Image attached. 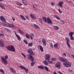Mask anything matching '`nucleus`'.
<instances>
[{
    "label": "nucleus",
    "instance_id": "nucleus-55",
    "mask_svg": "<svg viewBox=\"0 0 74 74\" xmlns=\"http://www.w3.org/2000/svg\"><path fill=\"white\" fill-rule=\"evenodd\" d=\"M61 22L62 24H64L65 23V22H64V21L63 20H62Z\"/></svg>",
    "mask_w": 74,
    "mask_h": 74
},
{
    "label": "nucleus",
    "instance_id": "nucleus-11",
    "mask_svg": "<svg viewBox=\"0 0 74 74\" xmlns=\"http://www.w3.org/2000/svg\"><path fill=\"white\" fill-rule=\"evenodd\" d=\"M0 19L2 21H3L5 22V18L4 17L2 16H0Z\"/></svg>",
    "mask_w": 74,
    "mask_h": 74
},
{
    "label": "nucleus",
    "instance_id": "nucleus-28",
    "mask_svg": "<svg viewBox=\"0 0 74 74\" xmlns=\"http://www.w3.org/2000/svg\"><path fill=\"white\" fill-rule=\"evenodd\" d=\"M18 31H19V32H20V33L22 34H23V35H24V34H25L24 32H23L22 31L20 30L19 29H18Z\"/></svg>",
    "mask_w": 74,
    "mask_h": 74
},
{
    "label": "nucleus",
    "instance_id": "nucleus-29",
    "mask_svg": "<svg viewBox=\"0 0 74 74\" xmlns=\"http://www.w3.org/2000/svg\"><path fill=\"white\" fill-rule=\"evenodd\" d=\"M24 70L25 71L26 73H27H27H28V72H29V70L28 69L25 67V69H24Z\"/></svg>",
    "mask_w": 74,
    "mask_h": 74
},
{
    "label": "nucleus",
    "instance_id": "nucleus-48",
    "mask_svg": "<svg viewBox=\"0 0 74 74\" xmlns=\"http://www.w3.org/2000/svg\"><path fill=\"white\" fill-rule=\"evenodd\" d=\"M52 60H53V61H55L56 60V59L55 58H53L52 59H51Z\"/></svg>",
    "mask_w": 74,
    "mask_h": 74
},
{
    "label": "nucleus",
    "instance_id": "nucleus-59",
    "mask_svg": "<svg viewBox=\"0 0 74 74\" xmlns=\"http://www.w3.org/2000/svg\"><path fill=\"white\" fill-rule=\"evenodd\" d=\"M68 71H69V72H72V70H71V69H69L68 70Z\"/></svg>",
    "mask_w": 74,
    "mask_h": 74
},
{
    "label": "nucleus",
    "instance_id": "nucleus-6",
    "mask_svg": "<svg viewBox=\"0 0 74 74\" xmlns=\"http://www.w3.org/2000/svg\"><path fill=\"white\" fill-rule=\"evenodd\" d=\"M61 64L59 62H58L56 64L55 66L56 68H58V69H60V65Z\"/></svg>",
    "mask_w": 74,
    "mask_h": 74
},
{
    "label": "nucleus",
    "instance_id": "nucleus-32",
    "mask_svg": "<svg viewBox=\"0 0 74 74\" xmlns=\"http://www.w3.org/2000/svg\"><path fill=\"white\" fill-rule=\"evenodd\" d=\"M28 45L29 47H32V46H33V42L29 43Z\"/></svg>",
    "mask_w": 74,
    "mask_h": 74
},
{
    "label": "nucleus",
    "instance_id": "nucleus-41",
    "mask_svg": "<svg viewBox=\"0 0 74 74\" xmlns=\"http://www.w3.org/2000/svg\"><path fill=\"white\" fill-rule=\"evenodd\" d=\"M21 55H22L23 56H24V58H25V59H26V55H25V54H23V53H21Z\"/></svg>",
    "mask_w": 74,
    "mask_h": 74
},
{
    "label": "nucleus",
    "instance_id": "nucleus-38",
    "mask_svg": "<svg viewBox=\"0 0 74 74\" xmlns=\"http://www.w3.org/2000/svg\"><path fill=\"white\" fill-rule=\"evenodd\" d=\"M65 39L66 40H67V41H68V42L70 41V39L69 38L67 37H66Z\"/></svg>",
    "mask_w": 74,
    "mask_h": 74
},
{
    "label": "nucleus",
    "instance_id": "nucleus-35",
    "mask_svg": "<svg viewBox=\"0 0 74 74\" xmlns=\"http://www.w3.org/2000/svg\"><path fill=\"white\" fill-rule=\"evenodd\" d=\"M70 37V40H74V37L73 36H72Z\"/></svg>",
    "mask_w": 74,
    "mask_h": 74
},
{
    "label": "nucleus",
    "instance_id": "nucleus-9",
    "mask_svg": "<svg viewBox=\"0 0 74 74\" xmlns=\"http://www.w3.org/2000/svg\"><path fill=\"white\" fill-rule=\"evenodd\" d=\"M47 22L49 24H50L51 23V24L52 25V22L51 20V19L49 18H47Z\"/></svg>",
    "mask_w": 74,
    "mask_h": 74
},
{
    "label": "nucleus",
    "instance_id": "nucleus-61",
    "mask_svg": "<svg viewBox=\"0 0 74 74\" xmlns=\"http://www.w3.org/2000/svg\"><path fill=\"white\" fill-rule=\"evenodd\" d=\"M7 31L8 32H10V30L8 29V30H7Z\"/></svg>",
    "mask_w": 74,
    "mask_h": 74
},
{
    "label": "nucleus",
    "instance_id": "nucleus-40",
    "mask_svg": "<svg viewBox=\"0 0 74 74\" xmlns=\"http://www.w3.org/2000/svg\"><path fill=\"white\" fill-rule=\"evenodd\" d=\"M24 41L26 44H27L28 42L27 41V40H24Z\"/></svg>",
    "mask_w": 74,
    "mask_h": 74
},
{
    "label": "nucleus",
    "instance_id": "nucleus-10",
    "mask_svg": "<svg viewBox=\"0 0 74 74\" xmlns=\"http://www.w3.org/2000/svg\"><path fill=\"white\" fill-rule=\"evenodd\" d=\"M42 41L43 43V45L44 46H46L47 45V41H46V40L44 39H42Z\"/></svg>",
    "mask_w": 74,
    "mask_h": 74
},
{
    "label": "nucleus",
    "instance_id": "nucleus-34",
    "mask_svg": "<svg viewBox=\"0 0 74 74\" xmlns=\"http://www.w3.org/2000/svg\"><path fill=\"white\" fill-rule=\"evenodd\" d=\"M0 72L2 73L3 74H4V71H3V70L2 69H0Z\"/></svg>",
    "mask_w": 74,
    "mask_h": 74
},
{
    "label": "nucleus",
    "instance_id": "nucleus-3",
    "mask_svg": "<svg viewBox=\"0 0 74 74\" xmlns=\"http://www.w3.org/2000/svg\"><path fill=\"white\" fill-rule=\"evenodd\" d=\"M64 65L66 67H70L71 66V64L70 63L68 62L66 63H64Z\"/></svg>",
    "mask_w": 74,
    "mask_h": 74
},
{
    "label": "nucleus",
    "instance_id": "nucleus-1",
    "mask_svg": "<svg viewBox=\"0 0 74 74\" xmlns=\"http://www.w3.org/2000/svg\"><path fill=\"white\" fill-rule=\"evenodd\" d=\"M6 48L10 51L14 52L15 51V50L14 47L12 45H11L10 46H8L6 47Z\"/></svg>",
    "mask_w": 74,
    "mask_h": 74
},
{
    "label": "nucleus",
    "instance_id": "nucleus-19",
    "mask_svg": "<svg viewBox=\"0 0 74 74\" xmlns=\"http://www.w3.org/2000/svg\"><path fill=\"white\" fill-rule=\"evenodd\" d=\"M30 16H31L32 18V19H36V17H35V16H34V15L33 14H30Z\"/></svg>",
    "mask_w": 74,
    "mask_h": 74
},
{
    "label": "nucleus",
    "instance_id": "nucleus-58",
    "mask_svg": "<svg viewBox=\"0 0 74 74\" xmlns=\"http://www.w3.org/2000/svg\"><path fill=\"white\" fill-rule=\"evenodd\" d=\"M58 73H59V74H62V72H60V71H58Z\"/></svg>",
    "mask_w": 74,
    "mask_h": 74
},
{
    "label": "nucleus",
    "instance_id": "nucleus-53",
    "mask_svg": "<svg viewBox=\"0 0 74 74\" xmlns=\"http://www.w3.org/2000/svg\"><path fill=\"white\" fill-rule=\"evenodd\" d=\"M59 12L60 13H62V12H62V10H60V9H59Z\"/></svg>",
    "mask_w": 74,
    "mask_h": 74
},
{
    "label": "nucleus",
    "instance_id": "nucleus-49",
    "mask_svg": "<svg viewBox=\"0 0 74 74\" xmlns=\"http://www.w3.org/2000/svg\"><path fill=\"white\" fill-rule=\"evenodd\" d=\"M5 59H8V56L7 55L5 56Z\"/></svg>",
    "mask_w": 74,
    "mask_h": 74
},
{
    "label": "nucleus",
    "instance_id": "nucleus-51",
    "mask_svg": "<svg viewBox=\"0 0 74 74\" xmlns=\"http://www.w3.org/2000/svg\"><path fill=\"white\" fill-rule=\"evenodd\" d=\"M48 62H49V64H51V63H53V61H49Z\"/></svg>",
    "mask_w": 74,
    "mask_h": 74
},
{
    "label": "nucleus",
    "instance_id": "nucleus-14",
    "mask_svg": "<svg viewBox=\"0 0 74 74\" xmlns=\"http://www.w3.org/2000/svg\"><path fill=\"white\" fill-rule=\"evenodd\" d=\"M29 57L28 58L29 59H30V60H31L32 62L34 61V58H33V57L31 55H29Z\"/></svg>",
    "mask_w": 74,
    "mask_h": 74
},
{
    "label": "nucleus",
    "instance_id": "nucleus-43",
    "mask_svg": "<svg viewBox=\"0 0 74 74\" xmlns=\"http://www.w3.org/2000/svg\"><path fill=\"white\" fill-rule=\"evenodd\" d=\"M62 56L64 57H66V53H64L62 54Z\"/></svg>",
    "mask_w": 74,
    "mask_h": 74
},
{
    "label": "nucleus",
    "instance_id": "nucleus-16",
    "mask_svg": "<svg viewBox=\"0 0 74 74\" xmlns=\"http://www.w3.org/2000/svg\"><path fill=\"white\" fill-rule=\"evenodd\" d=\"M53 28L54 29V30H59V27L57 26H54L53 27Z\"/></svg>",
    "mask_w": 74,
    "mask_h": 74
},
{
    "label": "nucleus",
    "instance_id": "nucleus-52",
    "mask_svg": "<svg viewBox=\"0 0 74 74\" xmlns=\"http://www.w3.org/2000/svg\"><path fill=\"white\" fill-rule=\"evenodd\" d=\"M51 5H55V3H54L53 2H52L51 3Z\"/></svg>",
    "mask_w": 74,
    "mask_h": 74
},
{
    "label": "nucleus",
    "instance_id": "nucleus-20",
    "mask_svg": "<svg viewBox=\"0 0 74 74\" xmlns=\"http://www.w3.org/2000/svg\"><path fill=\"white\" fill-rule=\"evenodd\" d=\"M45 69L46 71L47 72H49V69L47 66H45Z\"/></svg>",
    "mask_w": 74,
    "mask_h": 74
},
{
    "label": "nucleus",
    "instance_id": "nucleus-23",
    "mask_svg": "<svg viewBox=\"0 0 74 74\" xmlns=\"http://www.w3.org/2000/svg\"><path fill=\"white\" fill-rule=\"evenodd\" d=\"M40 49L42 51V52H43L44 51V50L43 49V48L41 46H39Z\"/></svg>",
    "mask_w": 74,
    "mask_h": 74
},
{
    "label": "nucleus",
    "instance_id": "nucleus-5",
    "mask_svg": "<svg viewBox=\"0 0 74 74\" xmlns=\"http://www.w3.org/2000/svg\"><path fill=\"white\" fill-rule=\"evenodd\" d=\"M45 60H49L50 59V57L51 56L49 54H47L45 55Z\"/></svg>",
    "mask_w": 74,
    "mask_h": 74
},
{
    "label": "nucleus",
    "instance_id": "nucleus-21",
    "mask_svg": "<svg viewBox=\"0 0 74 74\" xmlns=\"http://www.w3.org/2000/svg\"><path fill=\"white\" fill-rule=\"evenodd\" d=\"M20 16L22 19H23V20H24V21H25V20H26V18H25V17L24 16H22V15H20Z\"/></svg>",
    "mask_w": 74,
    "mask_h": 74
},
{
    "label": "nucleus",
    "instance_id": "nucleus-62",
    "mask_svg": "<svg viewBox=\"0 0 74 74\" xmlns=\"http://www.w3.org/2000/svg\"><path fill=\"white\" fill-rule=\"evenodd\" d=\"M4 29H5V30H6V31H7L8 29H7V28H5Z\"/></svg>",
    "mask_w": 74,
    "mask_h": 74
},
{
    "label": "nucleus",
    "instance_id": "nucleus-54",
    "mask_svg": "<svg viewBox=\"0 0 74 74\" xmlns=\"http://www.w3.org/2000/svg\"><path fill=\"white\" fill-rule=\"evenodd\" d=\"M25 17L26 18H27V19H29V17L28 16H25Z\"/></svg>",
    "mask_w": 74,
    "mask_h": 74
},
{
    "label": "nucleus",
    "instance_id": "nucleus-33",
    "mask_svg": "<svg viewBox=\"0 0 74 74\" xmlns=\"http://www.w3.org/2000/svg\"><path fill=\"white\" fill-rule=\"evenodd\" d=\"M66 43L67 44V45L68 46L69 48H71V46H70V44H69V42L66 41Z\"/></svg>",
    "mask_w": 74,
    "mask_h": 74
},
{
    "label": "nucleus",
    "instance_id": "nucleus-47",
    "mask_svg": "<svg viewBox=\"0 0 74 74\" xmlns=\"http://www.w3.org/2000/svg\"><path fill=\"white\" fill-rule=\"evenodd\" d=\"M12 27H13V28H14V29H15V26L13 24H12Z\"/></svg>",
    "mask_w": 74,
    "mask_h": 74
},
{
    "label": "nucleus",
    "instance_id": "nucleus-63",
    "mask_svg": "<svg viewBox=\"0 0 74 74\" xmlns=\"http://www.w3.org/2000/svg\"><path fill=\"white\" fill-rule=\"evenodd\" d=\"M53 74H57V73H56V72H54Z\"/></svg>",
    "mask_w": 74,
    "mask_h": 74
},
{
    "label": "nucleus",
    "instance_id": "nucleus-60",
    "mask_svg": "<svg viewBox=\"0 0 74 74\" xmlns=\"http://www.w3.org/2000/svg\"><path fill=\"white\" fill-rule=\"evenodd\" d=\"M12 19L13 20V21H15V18L12 17Z\"/></svg>",
    "mask_w": 74,
    "mask_h": 74
},
{
    "label": "nucleus",
    "instance_id": "nucleus-39",
    "mask_svg": "<svg viewBox=\"0 0 74 74\" xmlns=\"http://www.w3.org/2000/svg\"><path fill=\"white\" fill-rule=\"evenodd\" d=\"M20 67L21 68V69H23L24 70H25V68L24 67V66H20Z\"/></svg>",
    "mask_w": 74,
    "mask_h": 74
},
{
    "label": "nucleus",
    "instance_id": "nucleus-45",
    "mask_svg": "<svg viewBox=\"0 0 74 74\" xmlns=\"http://www.w3.org/2000/svg\"><path fill=\"white\" fill-rule=\"evenodd\" d=\"M39 21L41 22V23H42V20L41 18H39Z\"/></svg>",
    "mask_w": 74,
    "mask_h": 74
},
{
    "label": "nucleus",
    "instance_id": "nucleus-30",
    "mask_svg": "<svg viewBox=\"0 0 74 74\" xmlns=\"http://www.w3.org/2000/svg\"><path fill=\"white\" fill-rule=\"evenodd\" d=\"M0 7H1L2 9H4V10H5V7L3 5H2L1 4H0Z\"/></svg>",
    "mask_w": 74,
    "mask_h": 74
},
{
    "label": "nucleus",
    "instance_id": "nucleus-46",
    "mask_svg": "<svg viewBox=\"0 0 74 74\" xmlns=\"http://www.w3.org/2000/svg\"><path fill=\"white\" fill-rule=\"evenodd\" d=\"M0 36L1 37H4V34H3L0 33Z\"/></svg>",
    "mask_w": 74,
    "mask_h": 74
},
{
    "label": "nucleus",
    "instance_id": "nucleus-8",
    "mask_svg": "<svg viewBox=\"0 0 74 74\" xmlns=\"http://www.w3.org/2000/svg\"><path fill=\"white\" fill-rule=\"evenodd\" d=\"M64 2L62 1H60L59 2L58 4V6L62 8L63 7V4Z\"/></svg>",
    "mask_w": 74,
    "mask_h": 74
},
{
    "label": "nucleus",
    "instance_id": "nucleus-27",
    "mask_svg": "<svg viewBox=\"0 0 74 74\" xmlns=\"http://www.w3.org/2000/svg\"><path fill=\"white\" fill-rule=\"evenodd\" d=\"M74 34V32H70L69 33V37H71V36H73V35Z\"/></svg>",
    "mask_w": 74,
    "mask_h": 74
},
{
    "label": "nucleus",
    "instance_id": "nucleus-42",
    "mask_svg": "<svg viewBox=\"0 0 74 74\" xmlns=\"http://www.w3.org/2000/svg\"><path fill=\"white\" fill-rule=\"evenodd\" d=\"M34 26L36 28H38V26L36 24H34Z\"/></svg>",
    "mask_w": 74,
    "mask_h": 74
},
{
    "label": "nucleus",
    "instance_id": "nucleus-57",
    "mask_svg": "<svg viewBox=\"0 0 74 74\" xmlns=\"http://www.w3.org/2000/svg\"><path fill=\"white\" fill-rule=\"evenodd\" d=\"M50 47L51 48H53V45H52V44H51L50 45Z\"/></svg>",
    "mask_w": 74,
    "mask_h": 74
},
{
    "label": "nucleus",
    "instance_id": "nucleus-12",
    "mask_svg": "<svg viewBox=\"0 0 74 74\" xmlns=\"http://www.w3.org/2000/svg\"><path fill=\"white\" fill-rule=\"evenodd\" d=\"M4 45L3 43V42L1 40H0V47H3Z\"/></svg>",
    "mask_w": 74,
    "mask_h": 74
},
{
    "label": "nucleus",
    "instance_id": "nucleus-18",
    "mask_svg": "<svg viewBox=\"0 0 74 74\" xmlns=\"http://www.w3.org/2000/svg\"><path fill=\"white\" fill-rule=\"evenodd\" d=\"M43 21H44V22H45V23H47V18H46V17H42Z\"/></svg>",
    "mask_w": 74,
    "mask_h": 74
},
{
    "label": "nucleus",
    "instance_id": "nucleus-37",
    "mask_svg": "<svg viewBox=\"0 0 74 74\" xmlns=\"http://www.w3.org/2000/svg\"><path fill=\"white\" fill-rule=\"evenodd\" d=\"M28 35V34H25V36L26 37H27V38H30V37Z\"/></svg>",
    "mask_w": 74,
    "mask_h": 74
},
{
    "label": "nucleus",
    "instance_id": "nucleus-13",
    "mask_svg": "<svg viewBox=\"0 0 74 74\" xmlns=\"http://www.w3.org/2000/svg\"><path fill=\"white\" fill-rule=\"evenodd\" d=\"M14 32V33H15L16 37H17L18 40H19V41H21V37H20V36H19L17 35L16 33V32Z\"/></svg>",
    "mask_w": 74,
    "mask_h": 74
},
{
    "label": "nucleus",
    "instance_id": "nucleus-64",
    "mask_svg": "<svg viewBox=\"0 0 74 74\" xmlns=\"http://www.w3.org/2000/svg\"><path fill=\"white\" fill-rule=\"evenodd\" d=\"M72 57H73V58H74V55H72Z\"/></svg>",
    "mask_w": 74,
    "mask_h": 74
},
{
    "label": "nucleus",
    "instance_id": "nucleus-4",
    "mask_svg": "<svg viewBox=\"0 0 74 74\" xmlns=\"http://www.w3.org/2000/svg\"><path fill=\"white\" fill-rule=\"evenodd\" d=\"M27 52L29 53L31 55H32L33 56L35 55V54L33 52V50L32 49H29L27 50Z\"/></svg>",
    "mask_w": 74,
    "mask_h": 74
},
{
    "label": "nucleus",
    "instance_id": "nucleus-7",
    "mask_svg": "<svg viewBox=\"0 0 74 74\" xmlns=\"http://www.w3.org/2000/svg\"><path fill=\"white\" fill-rule=\"evenodd\" d=\"M59 59L60 61H61V62H65V63H66V62H67V59H64L62 57H60L59 58Z\"/></svg>",
    "mask_w": 74,
    "mask_h": 74
},
{
    "label": "nucleus",
    "instance_id": "nucleus-56",
    "mask_svg": "<svg viewBox=\"0 0 74 74\" xmlns=\"http://www.w3.org/2000/svg\"><path fill=\"white\" fill-rule=\"evenodd\" d=\"M22 3H23V4H24L26 5H27V3H25V2L22 1Z\"/></svg>",
    "mask_w": 74,
    "mask_h": 74
},
{
    "label": "nucleus",
    "instance_id": "nucleus-22",
    "mask_svg": "<svg viewBox=\"0 0 74 74\" xmlns=\"http://www.w3.org/2000/svg\"><path fill=\"white\" fill-rule=\"evenodd\" d=\"M16 4H17V5H20L21 6L22 5V4H21V3L19 2L16 1Z\"/></svg>",
    "mask_w": 74,
    "mask_h": 74
},
{
    "label": "nucleus",
    "instance_id": "nucleus-36",
    "mask_svg": "<svg viewBox=\"0 0 74 74\" xmlns=\"http://www.w3.org/2000/svg\"><path fill=\"white\" fill-rule=\"evenodd\" d=\"M58 44H55L53 46L54 47H56V48H58Z\"/></svg>",
    "mask_w": 74,
    "mask_h": 74
},
{
    "label": "nucleus",
    "instance_id": "nucleus-17",
    "mask_svg": "<svg viewBox=\"0 0 74 74\" xmlns=\"http://www.w3.org/2000/svg\"><path fill=\"white\" fill-rule=\"evenodd\" d=\"M38 69H44V66L43 65H40L38 66Z\"/></svg>",
    "mask_w": 74,
    "mask_h": 74
},
{
    "label": "nucleus",
    "instance_id": "nucleus-26",
    "mask_svg": "<svg viewBox=\"0 0 74 74\" xmlns=\"http://www.w3.org/2000/svg\"><path fill=\"white\" fill-rule=\"evenodd\" d=\"M7 27H12V24L8 23L7 24Z\"/></svg>",
    "mask_w": 74,
    "mask_h": 74
},
{
    "label": "nucleus",
    "instance_id": "nucleus-15",
    "mask_svg": "<svg viewBox=\"0 0 74 74\" xmlns=\"http://www.w3.org/2000/svg\"><path fill=\"white\" fill-rule=\"evenodd\" d=\"M10 71H11V73H13V74H16V71H15L13 69H12V68H10Z\"/></svg>",
    "mask_w": 74,
    "mask_h": 74
},
{
    "label": "nucleus",
    "instance_id": "nucleus-44",
    "mask_svg": "<svg viewBox=\"0 0 74 74\" xmlns=\"http://www.w3.org/2000/svg\"><path fill=\"white\" fill-rule=\"evenodd\" d=\"M34 62H32L31 63V66L32 67H33V66H34Z\"/></svg>",
    "mask_w": 74,
    "mask_h": 74
},
{
    "label": "nucleus",
    "instance_id": "nucleus-2",
    "mask_svg": "<svg viewBox=\"0 0 74 74\" xmlns=\"http://www.w3.org/2000/svg\"><path fill=\"white\" fill-rule=\"evenodd\" d=\"M1 59L2 60V62L5 65H7L8 63L7 60L5 58L2 57H1Z\"/></svg>",
    "mask_w": 74,
    "mask_h": 74
},
{
    "label": "nucleus",
    "instance_id": "nucleus-24",
    "mask_svg": "<svg viewBox=\"0 0 74 74\" xmlns=\"http://www.w3.org/2000/svg\"><path fill=\"white\" fill-rule=\"evenodd\" d=\"M45 65H46V66H48V62H47L46 61H44L42 62Z\"/></svg>",
    "mask_w": 74,
    "mask_h": 74
},
{
    "label": "nucleus",
    "instance_id": "nucleus-31",
    "mask_svg": "<svg viewBox=\"0 0 74 74\" xmlns=\"http://www.w3.org/2000/svg\"><path fill=\"white\" fill-rule=\"evenodd\" d=\"M54 16L56 17V18L58 19V20H60V17L58 16L55 15Z\"/></svg>",
    "mask_w": 74,
    "mask_h": 74
},
{
    "label": "nucleus",
    "instance_id": "nucleus-25",
    "mask_svg": "<svg viewBox=\"0 0 74 74\" xmlns=\"http://www.w3.org/2000/svg\"><path fill=\"white\" fill-rule=\"evenodd\" d=\"M31 34L32 35H32H30V38H31V40H33V38L34 37V35H33V33H31Z\"/></svg>",
    "mask_w": 74,
    "mask_h": 74
},
{
    "label": "nucleus",
    "instance_id": "nucleus-50",
    "mask_svg": "<svg viewBox=\"0 0 74 74\" xmlns=\"http://www.w3.org/2000/svg\"><path fill=\"white\" fill-rule=\"evenodd\" d=\"M3 26H7V24H6L5 23H3Z\"/></svg>",
    "mask_w": 74,
    "mask_h": 74
}]
</instances>
